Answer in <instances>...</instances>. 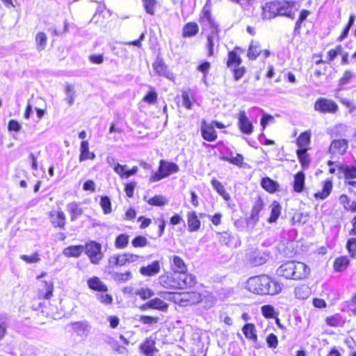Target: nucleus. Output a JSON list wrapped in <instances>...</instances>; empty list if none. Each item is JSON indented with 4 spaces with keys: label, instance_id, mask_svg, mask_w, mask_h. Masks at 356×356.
I'll list each match as a JSON object with an SVG mask.
<instances>
[{
    "label": "nucleus",
    "instance_id": "nucleus-7",
    "mask_svg": "<svg viewBox=\"0 0 356 356\" xmlns=\"http://www.w3.org/2000/svg\"><path fill=\"white\" fill-rule=\"evenodd\" d=\"M177 289L191 288L195 286L196 278L192 274L181 273L177 274Z\"/></svg>",
    "mask_w": 356,
    "mask_h": 356
},
{
    "label": "nucleus",
    "instance_id": "nucleus-20",
    "mask_svg": "<svg viewBox=\"0 0 356 356\" xmlns=\"http://www.w3.org/2000/svg\"><path fill=\"white\" fill-rule=\"evenodd\" d=\"M140 349L141 353L145 356H153L157 350L155 346L154 340L151 338H147L140 345Z\"/></svg>",
    "mask_w": 356,
    "mask_h": 356
},
{
    "label": "nucleus",
    "instance_id": "nucleus-33",
    "mask_svg": "<svg viewBox=\"0 0 356 356\" xmlns=\"http://www.w3.org/2000/svg\"><path fill=\"white\" fill-rule=\"evenodd\" d=\"M241 62V58L234 50L229 52L228 60L227 61L228 67L233 68L234 67H238Z\"/></svg>",
    "mask_w": 356,
    "mask_h": 356
},
{
    "label": "nucleus",
    "instance_id": "nucleus-18",
    "mask_svg": "<svg viewBox=\"0 0 356 356\" xmlns=\"http://www.w3.org/2000/svg\"><path fill=\"white\" fill-rule=\"evenodd\" d=\"M88 287L93 291L99 292H108L107 286L97 277H92L88 280Z\"/></svg>",
    "mask_w": 356,
    "mask_h": 356
},
{
    "label": "nucleus",
    "instance_id": "nucleus-16",
    "mask_svg": "<svg viewBox=\"0 0 356 356\" xmlns=\"http://www.w3.org/2000/svg\"><path fill=\"white\" fill-rule=\"evenodd\" d=\"M199 295L197 293H187L182 294H177L174 297L175 302H179L183 305L188 304H194L198 298Z\"/></svg>",
    "mask_w": 356,
    "mask_h": 356
},
{
    "label": "nucleus",
    "instance_id": "nucleus-6",
    "mask_svg": "<svg viewBox=\"0 0 356 356\" xmlns=\"http://www.w3.org/2000/svg\"><path fill=\"white\" fill-rule=\"evenodd\" d=\"M154 72L159 76H164L169 80L173 81L175 79L174 74L170 72L167 65L161 58H157L153 63Z\"/></svg>",
    "mask_w": 356,
    "mask_h": 356
},
{
    "label": "nucleus",
    "instance_id": "nucleus-14",
    "mask_svg": "<svg viewBox=\"0 0 356 356\" xmlns=\"http://www.w3.org/2000/svg\"><path fill=\"white\" fill-rule=\"evenodd\" d=\"M159 284L166 289H177V274L162 275L159 278Z\"/></svg>",
    "mask_w": 356,
    "mask_h": 356
},
{
    "label": "nucleus",
    "instance_id": "nucleus-9",
    "mask_svg": "<svg viewBox=\"0 0 356 356\" xmlns=\"http://www.w3.org/2000/svg\"><path fill=\"white\" fill-rule=\"evenodd\" d=\"M171 270L178 274L181 273H186L188 267L182 258L177 255H172L169 257Z\"/></svg>",
    "mask_w": 356,
    "mask_h": 356
},
{
    "label": "nucleus",
    "instance_id": "nucleus-3",
    "mask_svg": "<svg viewBox=\"0 0 356 356\" xmlns=\"http://www.w3.org/2000/svg\"><path fill=\"white\" fill-rule=\"evenodd\" d=\"M84 250L93 264H98L103 258L102 245L95 241L87 243L84 246Z\"/></svg>",
    "mask_w": 356,
    "mask_h": 356
},
{
    "label": "nucleus",
    "instance_id": "nucleus-42",
    "mask_svg": "<svg viewBox=\"0 0 356 356\" xmlns=\"http://www.w3.org/2000/svg\"><path fill=\"white\" fill-rule=\"evenodd\" d=\"M113 170L115 172V173L120 175V177L122 179H127L133 175L130 170H127V165H122L119 163H117L115 165Z\"/></svg>",
    "mask_w": 356,
    "mask_h": 356
},
{
    "label": "nucleus",
    "instance_id": "nucleus-53",
    "mask_svg": "<svg viewBox=\"0 0 356 356\" xmlns=\"http://www.w3.org/2000/svg\"><path fill=\"white\" fill-rule=\"evenodd\" d=\"M99 204L104 214H109L111 213V202L108 197H102Z\"/></svg>",
    "mask_w": 356,
    "mask_h": 356
},
{
    "label": "nucleus",
    "instance_id": "nucleus-21",
    "mask_svg": "<svg viewBox=\"0 0 356 356\" xmlns=\"http://www.w3.org/2000/svg\"><path fill=\"white\" fill-rule=\"evenodd\" d=\"M202 136L207 141L212 142L217 138V133L212 124H208L204 122L201 128Z\"/></svg>",
    "mask_w": 356,
    "mask_h": 356
},
{
    "label": "nucleus",
    "instance_id": "nucleus-58",
    "mask_svg": "<svg viewBox=\"0 0 356 356\" xmlns=\"http://www.w3.org/2000/svg\"><path fill=\"white\" fill-rule=\"evenodd\" d=\"M309 15V12L307 10H302L300 13V17L296 23L294 31L299 32L301 27V24L307 18Z\"/></svg>",
    "mask_w": 356,
    "mask_h": 356
},
{
    "label": "nucleus",
    "instance_id": "nucleus-17",
    "mask_svg": "<svg viewBox=\"0 0 356 356\" xmlns=\"http://www.w3.org/2000/svg\"><path fill=\"white\" fill-rule=\"evenodd\" d=\"M95 153L89 150V143L87 140H83L80 145L79 161L83 162L86 160H94L95 159Z\"/></svg>",
    "mask_w": 356,
    "mask_h": 356
},
{
    "label": "nucleus",
    "instance_id": "nucleus-28",
    "mask_svg": "<svg viewBox=\"0 0 356 356\" xmlns=\"http://www.w3.org/2000/svg\"><path fill=\"white\" fill-rule=\"evenodd\" d=\"M188 226L190 232H195L200 227V221L197 218L196 213L191 211L188 213Z\"/></svg>",
    "mask_w": 356,
    "mask_h": 356
},
{
    "label": "nucleus",
    "instance_id": "nucleus-45",
    "mask_svg": "<svg viewBox=\"0 0 356 356\" xmlns=\"http://www.w3.org/2000/svg\"><path fill=\"white\" fill-rule=\"evenodd\" d=\"M349 264V259L346 257L337 258L334 261V268L337 271L345 270Z\"/></svg>",
    "mask_w": 356,
    "mask_h": 356
},
{
    "label": "nucleus",
    "instance_id": "nucleus-32",
    "mask_svg": "<svg viewBox=\"0 0 356 356\" xmlns=\"http://www.w3.org/2000/svg\"><path fill=\"white\" fill-rule=\"evenodd\" d=\"M243 332L245 335V337L247 339H249L250 340H252L253 341H257V335L256 334V330L254 324L252 323H247L245 324L243 329Z\"/></svg>",
    "mask_w": 356,
    "mask_h": 356
},
{
    "label": "nucleus",
    "instance_id": "nucleus-24",
    "mask_svg": "<svg viewBox=\"0 0 356 356\" xmlns=\"http://www.w3.org/2000/svg\"><path fill=\"white\" fill-rule=\"evenodd\" d=\"M262 209H263L262 201L259 200L254 203V204L253 205V207L252 208L251 215L248 220V224L254 225L258 222V220L259 219V212L262 210Z\"/></svg>",
    "mask_w": 356,
    "mask_h": 356
},
{
    "label": "nucleus",
    "instance_id": "nucleus-35",
    "mask_svg": "<svg viewBox=\"0 0 356 356\" xmlns=\"http://www.w3.org/2000/svg\"><path fill=\"white\" fill-rule=\"evenodd\" d=\"M211 185L217 191V193L223 197L224 200H229L230 199L229 195L227 193L224 186L221 182L216 179H213L211 180Z\"/></svg>",
    "mask_w": 356,
    "mask_h": 356
},
{
    "label": "nucleus",
    "instance_id": "nucleus-38",
    "mask_svg": "<svg viewBox=\"0 0 356 356\" xmlns=\"http://www.w3.org/2000/svg\"><path fill=\"white\" fill-rule=\"evenodd\" d=\"M67 211L70 213L71 220H75L82 214V209L79 207L77 203L72 202L67 206Z\"/></svg>",
    "mask_w": 356,
    "mask_h": 356
},
{
    "label": "nucleus",
    "instance_id": "nucleus-25",
    "mask_svg": "<svg viewBox=\"0 0 356 356\" xmlns=\"http://www.w3.org/2000/svg\"><path fill=\"white\" fill-rule=\"evenodd\" d=\"M51 221L54 227L63 228L65 224V215L63 211H58L50 213Z\"/></svg>",
    "mask_w": 356,
    "mask_h": 356
},
{
    "label": "nucleus",
    "instance_id": "nucleus-47",
    "mask_svg": "<svg viewBox=\"0 0 356 356\" xmlns=\"http://www.w3.org/2000/svg\"><path fill=\"white\" fill-rule=\"evenodd\" d=\"M47 38L44 33L40 32L36 35L35 42L36 48L38 51H42L45 49L47 46Z\"/></svg>",
    "mask_w": 356,
    "mask_h": 356
},
{
    "label": "nucleus",
    "instance_id": "nucleus-4",
    "mask_svg": "<svg viewBox=\"0 0 356 356\" xmlns=\"http://www.w3.org/2000/svg\"><path fill=\"white\" fill-rule=\"evenodd\" d=\"M338 108L333 100L325 98H319L314 104V110L321 113H335Z\"/></svg>",
    "mask_w": 356,
    "mask_h": 356
},
{
    "label": "nucleus",
    "instance_id": "nucleus-31",
    "mask_svg": "<svg viewBox=\"0 0 356 356\" xmlns=\"http://www.w3.org/2000/svg\"><path fill=\"white\" fill-rule=\"evenodd\" d=\"M305 174L303 172H298L294 177L293 190L297 193H300L305 187Z\"/></svg>",
    "mask_w": 356,
    "mask_h": 356
},
{
    "label": "nucleus",
    "instance_id": "nucleus-15",
    "mask_svg": "<svg viewBox=\"0 0 356 356\" xmlns=\"http://www.w3.org/2000/svg\"><path fill=\"white\" fill-rule=\"evenodd\" d=\"M280 8H279L278 15L286 16L291 19L295 17V12L296 9L294 8V3L292 2L285 1L280 2Z\"/></svg>",
    "mask_w": 356,
    "mask_h": 356
},
{
    "label": "nucleus",
    "instance_id": "nucleus-50",
    "mask_svg": "<svg viewBox=\"0 0 356 356\" xmlns=\"http://www.w3.org/2000/svg\"><path fill=\"white\" fill-rule=\"evenodd\" d=\"M167 202V199L163 195H155L147 200V203L152 206L162 207L166 204Z\"/></svg>",
    "mask_w": 356,
    "mask_h": 356
},
{
    "label": "nucleus",
    "instance_id": "nucleus-46",
    "mask_svg": "<svg viewBox=\"0 0 356 356\" xmlns=\"http://www.w3.org/2000/svg\"><path fill=\"white\" fill-rule=\"evenodd\" d=\"M135 296H138L142 300H147L154 296V293L147 287H143L136 289L134 291Z\"/></svg>",
    "mask_w": 356,
    "mask_h": 356
},
{
    "label": "nucleus",
    "instance_id": "nucleus-40",
    "mask_svg": "<svg viewBox=\"0 0 356 356\" xmlns=\"http://www.w3.org/2000/svg\"><path fill=\"white\" fill-rule=\"evenodd\" d=\"M281 213V207L277 202H273L271 205L270 216L268 221L270 223L275 222L278 219Z\"/></svg>",
    "mask_w": 356,
    "mask_h": 356
},
{
    "label": "nucleus",
    "instance_id": "nucleus-36",
    "mask_svg": "<svg viewBox=\"0 0 356 356\" xmlns=\"http://www.w3.org/2000/svg\"><path fill=\"white\" fill-rule=\"evenodd\" d=\"M261 52L260 44L256 42H252L249 46L248 56L251 60H255Z\"/></svg>",
    "mask_w": 356,
    "mask_h": 356
},
{
    "label": "nucleus",
    "instance_id": "nucleus-13",
    "mask_svg": "<svg viewBox=\"0 0 356 356\" xmlns=\"http://www.w3.org/2000/svg\"><path fill=\"white\" fill-rule=\"evenodd\" d=\"M280 8V2H269L266 3L263 7V17L264 19H271L276 17L278 15Z\"/></svg>",
    "mask_w": 356,
    "mask_h": 356
},
{
    "label": "nucleus",
    "instance_id": "nucleus-48",
    "mask_svg": "<svg viewBox=\"0 0 356 356\" xmlns=\"http://www.w3.org/2000/svg\"><path fill=\"white\" fill-rule=\"evenodd\" d=\"M222 160L227 161L232 164H234L238 167H242L243 156L241 154H236L235 156H222Z\"/></svg>",
    "mask_w": 356,
    "mask_h": 356
},
{
    "label": "nucleus",
    "instance_id": "nucleus-44",
    "mask_svg": "<svg viewBox=\"0 0 356 356\" xmlns=\"http://www.w3.org/2000/svg\"><path fill=\"white\" fill-rule=\"evenodd\" d=\"M112 278L118 282H125L131 279V273L127 271L125 273L113 272L111 273Z\"/></svg>",
    "mask_w": 356,
    "mask_h": 356
},
{
    "label": "nucleus",
    "instance_id": "nucleus-59",
    "mask_svg": "<svg viewBox=\"0 0 356 356\" xmlns=\"http://www.w3.org/2000/svg\"><path fill=\"white\" fill-rule=\"evenodd\" d=\"M346 179L356 178V168L353 166H345L343 168Z\"/></svg>",
    "mask_w": 356,
    "mask_h": 356
},
{
    "label": "nucleus",
    "instance_id": "nucleus-57",
    "mask_svg": "<svg viewBox=\"0 0 356 356\" xmlns=\"http://www.w3.org/2000/svg\"><path fill=\"white\" fill-rule=\"evenodd\" d=\"M97 298L104 305H111L113 302V297L108 292H99L97 294Z\"/></svg>",
    "mask_w": 356,
    "mask_h": 356
},
{
    "label": "nucleus",
    "instance_id": "nucleus-41",
    "mask_svg": "<svg viewBox=\"0 0 356 356\" xmlns=\"http://www.w3.org/2000/svg\"><path fill=\"white\" fill-rule=\"evenodd\" d=\"M261 186L270 193H274L277 191L278 184L268 177L263 178L261 180Z\"/></svg>",
    "mask_w": 356,
    "mask_h": 356
},
{
    "label": "nucleus",
    "instance_id": "nucleus-8",
    "mask_svg": "<svg viewBox=\"0 0 356 356\" xmlns=\"http://www.w3.org/2000/svg\"><path fill=\"white\" fill-rule=\"evenodd\" d=\"M266 285L263 288L264 295L274 296L280 293L282 291V286L280 283L268 275H266Z\"/></svg>",
    "mask_w": 356,
    "mask_h": 356
},
{
    "label": "nucleus",
    "instance_id": "nucleus-30",
    "mask_svg": "<svg viewBox=\"0 0 356 356\" xmlns=\"http://www.w3.org/2000/svg\"><path fill=\"white\" fill-rule=\"evenodd\" d=\"M53 282L51 281H43L40 289V295L44 299H49L52 296Z\"/></svg>",
    "mask_w": 356,
    "mask_h": 356
},
{
    "label": "nucleus",
    "instance_id": "nucleus-23",
    "mask_svg": "<svg viewBox=\"0 0 356 356\" xmlns=\"http://www.w3.org/2000/svg\"><path fill=\"white\" fill-rule=\"evenodd\" d=\"M293 261H289L281 265L277 270L279 276L286 279H293Z\"/></svg>",
    "mask_w": 356,
    "mask_h": 356
},
{
    "label": "nucleus",
    "instance_id": "nucleus-37",
    "mask_svg": "<svg viewBox=\"0 0 356 356\" xmlns=\"http://www.w3.org/2000/svg\"><path fill=\"white\" fill-rule=\"evenodd\" d=\"M311 133L305 131L302 133L297 139V145L300 149H307V147L310 143Z\"/></svg>",
    "mask_w": 356,
    "mask_h": 356
},
{
    "label": "nucleus",
    "instance_id": "nucleus-63",
    "mask_svg": "<svg viewBox=\"0 0 356 356\" xmlns=\"http://www.w3.org/2000/svg\"><path fill=\"white\" fill-rule=\"evenodd\" d=\"M339 202L343 206V208L347 211H351L352 202H350L349 197L346 195H341L339 197Z\"/></svg>",
    "mask_w": 356,
    "mask_h": 356
},
{
    "label": "nucleus",
    "instance_id": "nucleus-61",
    "mask_svg": "<svg viewBox=\"0 0 356 356\" xmlns=\"http://www.w3.org/2000/svg\"><path fill=\"white\" fill-rule=\"evenodd\" d=\"M266 343L270 348H276L278 345V339L277 336L273 333L270 334L266 338Z\"/></svg>",
    "mask_w": 356,
    "mask_h": 356
},
{
    "label": "nucleus",
    "instance_id": "nucleus-29",
    "mask_svg": "<svg viewBox=\"0 0 356 356\" xmlns=\"http://www.w3.org/2000/svg\"><path fill=\"white\" fill-rule=\"evenodd\" d=\"M72 329L78 335L87 334L90 330V325L86 321L74 322L71 324Z\"/></svg>",
    "mask_w": 356,
    "mask_h": 356
},
{
    "label": "nucleus",
    "instance_id": "nucleus-5",
    "mask_svg": "<svg viewBox=\"0 0 356 356\" xmlns=\"http://www.w3.org/2000/svg\"><path fill=\"white\" fill-rule=\"evenodd\" d=\"M348 148V141L346 139L334 140L329 148V153L331 158L343 155Z\"/></svg>",
    "mask_w": 356,
    "mask_h": 356
},
{
    "label": "nucleus",
    "instance_id": "nucleus-19",
    "mask_svg": "<svg viewBox=\"0 0 356 356\" xmlns=\"http://www.w3.org/2000/svg\"><path fill=\"white\" fill-rule=\"evenodd\" d=\"M161 267L159 261H154L151 264L146 266H142L140 268V273L144 276H154L160 272Z\"/></svg>",
    "mask_w": 356,
    "mask_h": 356
},
{
    "label": "nucleus",
    "instance_id": "nucleus-26",
    "mask_svg": "<svg viewBox=\"0 0 356 356\" xmlns=\"http://www.w3.org/2000/svg\"><path fill=\"white\" fill-rule=\"evenodd\" d=\"M199 27L195 22H188L186 24L182 29V36L184 38L193 37L197 34Z\"/></svg>",
    "mask_w": 356,
    "mask_h": 356
},
{
    "label": "nucleus",
    "instance_id": "nucleus-49",
    "mask_svg": "<svg viewBox=\"0 0 356 356\" xmlns=\"http://www.w3.org/2000/svg\"><path fill=\"white\" fill-rule=\"evenodd\" d=\"M309 289L305 285L297 286L294 290L295 297L298 299H305L309 296Z\"/></svg>",
    "mask_w": 356,
    "mask_h": 356
},
{
    "label": "nucleus",
    "instance_id": "nucleus-12",
    "mask_svg": "<svg viewBox=\"0 0 356 356\" xmlns=\"http://www.w3.org/2000/svg\"><path fill=\"white\" fill-rule=\"evenodd\" d=\"M268 258V254L266 252L254 251L248 256L250 264L254 266H259L265 264Z\"/></svg>",
    "mask_w": 356,
    "mask_h": 356
},
{
    "label": "nucleus",
    "instance_id": "nucleus-60",
    "mask_svg": "<svg viewBox=\"0 0 356 356\" xmlns=\"http://www.w3.org/2000/svg\"><path fill=\"white\" fill-rule=\"evenodd\" d=\"M347 249L353 258H356V238H350L347 242Z\"/></svg>",
    "mask_w": 356,
    "mask_h": 356
},
{
    "label": "nucleus",
    "instance_id": "nucleus-51",
    "mask_svg": "<svg viewBox=\"0 0 356 356\" xmlns=\"http://www.w3.org/2000/svg\"><path fill=\"white\" fill-rule=\"evenodd\" d=\"M143 4L147 13L154 15L157 2L156 0H143Z\"/></svg>",
    "mask_w": 356,
    "mask_h": 356
},
{
    "label": "nucleus",
    "instance_id": "nucleus-11",
    "mask_svg": "<svg viewBox=\"0 0 356 356\" xmlns=\"http://www.w3.org/2000/svg\"><path fill=\"white\" fill-rule=\"evenodd\" d=\"M238 126L242 133L250 134L253 131V125L249 120L244 111H241L238 114Z\"/></svg>",
    "mask_w": 356,
    "mask_h": 356
},
{
    "label": "nucleus",
    "instance_id": "nucleus-2",
    "mask_svg": "<svg viewBox=\"0 0 356 356\" xmlns=\"http://www.w3.org/2000/svg\"><path fill=\"white\" fill-rule=\"evenodd\" d=\"M266 280V275L251 277L247 280L245 288L253 293L264 295L263 288L268 283Z\"/></svg>",
    "mask_w": 356,
    "mask_h": 356
},
{
    "label": "nucleus",
    "instance_id": "nucleus-43",
    "mask_svg": "<svg viewBox=\"0 0 356 356\" xmlns=\"http://www.w3.org/2000/svg\"><path fill=\"white\" fill-rule=\"evenodd\" d=\"M307 149H298L296 151L298 159L303 168H307L310 163L309 155L307 154Z\"/></svg>",
    "mask_w": 356,
    "mask_h": 356
},
{
    "label": "nucleus",
    "instance_id": "nucleus-10",
    "mask_svg": "<svg viewBox=\"0 0 356 356\" xmlns=\"http://www.w3.org/2000/svg\"><path fill=\"white\" fill-rule=\"evenodd\" d=\"M293 280H302L309 275L310 269L304 263L293 261Z\"/></svg>",
    "mask_w": 356,
    "mask_h": 356
},
{
    "label": "nucleus",
    "instance_id": "nucleus-52",
    "mask_svg": "<svg viewBox=\"0 0 356 356\" xmlns=\"http://www.w3.org/2000/svg\"><path fill=\"white\" fill-rule=\"evenodd\" d=\"M129 236L122 234L117 236L115 241V245L118 249H123L127 246Z\"/></svg>",
    "mask_w": 356,
    "mask_h": 356
},
{
    "label": "nucleus",
    "instance_id": "nucleus-55",
    "mask_svg": "<svg viewBox=\"0 0 356 356\" xmlns=\"http://www.w3.org/2000/svg\"><path fill=\"white\" fill-rule=\"evenodd\" d=\"M66 98L65 101L67 102L69 106H71L74 103L75 91L74 87L71 85H67L65 88Z\"/></svg>",
    "mask_w": 356,
    "mask_h": 356
},
{
    "label": "nucleus",
    "instance_id": "nucleus-56",
    "mask_svg": "<svg viewBox=\"0 0 356 356\" xmlns=\"http://www.w3.org/2000/svg\"><path fill=\"white\" fill-rule=\"evenodd\" d=\"M131 244L134 248H143L148 245V241L143 236H137L132 240Z\"/></svg>",
    "mask_w": 356,
    "mask_h": 356
},
{
    "label": "nucleus",
    "instance_id": "nucleus-1",
    "mask_svg": "<svg viewBox=\"0 0 356 356\" xmlns=\"http://www.w3.org/2000/svg\"><path fill=\"white\" fill-rule=\"evenodd\" d=\"M179 170V168L176 163L161 160L159 162V170L150 177L149 181H159L172 174L178 172Z\"/></svg>",
    "mask_w": 356,
    "mask_h": 356
},
{
    "label": "nucleus",
    "instance_id": "nucleus-27",
    "mask_svg": "<svg viewBox=\"0 0 356 356\" xmlns=\"http://www.w3.org/2000/svg\"><path fill=\"white\" fill-rule=\"evenodd\" d=\"M84 251L83 245H71L65 248L63 253L68 257H78Z\"/></svg>",
    "mask_w": 356,
    "mask_h": 356
},
{
    "label": "nucleus",
    "instance_id": "nucleus-39",
    "mask_svg": "<svg viewBox=\"0 0 356 356\" xmlns=\"http://www.w3.org/2000/svg\"><path fill=\"white\" fill-rule=\"evenodd\" d=\"M151 309H157L159 311H166L168 308V305L163 300L159 298H154L149 301Z\"/></svg>",
    "mask_w": 356,
    "mask_h": 356
},
{
    "label": "nucleus",
    "instance_id": "nucleus-54",
    "mask_svg": "<svg viewBox=\"0 0 356 356\" xmlns=\"http://www.w3.org/2000/svg\"><path fill=\"white\" fill-rule=\"evenodd\" d=\"M20 259L27 264H35L40 261V257L39 253L34 252L31 255L22 254Z\"/></svg>",
    "mask_w": 356,
    "mask_h": 356
},
{
    "label": "nucleus",
    "instance_id": "nucleus-62",
    "mask_svg": "<svg viewBox=\"0 0 356 356\" xmlns=\"http://www.w3.org/2000/svg\"><path fill=\"white\" fill-rule=\"evenodd\" d=\"M262 314L267 318H273L275 314V309L273 306L266 305L261 307Z\"/></svg>",
    "mask_w": 356,
    "mask_h": 356
},
{
    "label": "nucleus",
    "instance_id": "nucleus-64",
    "mask_svg": "<svg viewBox=\"0 0 356 356\" xmlns=\"http://www.w3.org/2000/svg\"><path fill=\"white\" fill-rule=\"evenodd\" d=\"M157 100V94L155 91L152 90L149 92L144 97L143 101L149 104H153Z\"/></svg>",
    "mask_w": 356,
    "mask_h": 356
},
{
    "label": "nucleus",
    "instance_id": "nucleus-22",
    "mask_svg": "<svg viewBox=\"0 0 356 356\" xmlns=\"http://www.w3.org/2000/svg\"><path fill=\"white\" fill-rule=\"evenodd\" d=\"M219 40L218 30L217 26H213L211 33L207 37V48L208 49V56H211L213 54V46Z\"/></svg>",
    "mask_w": 356,
    "mask_h": 356
},
{
    "label": "nucleus",
    "instance_id": "nucleus-34",
    "mask_svg": "<svg viewBox=\"0 0 356 356\" xmlns=\"http://www.w3.org/2000/svg\"><path fill=\"white\" fill-rule=\"evenodd\" d=\"M332 188V181L330 180L325 181L322 191L315 193V197L321 200L325 199L330 194Z\"/></svg>",
    "mask_w": 356,
    "mask_h": 356
}]
</instances>
